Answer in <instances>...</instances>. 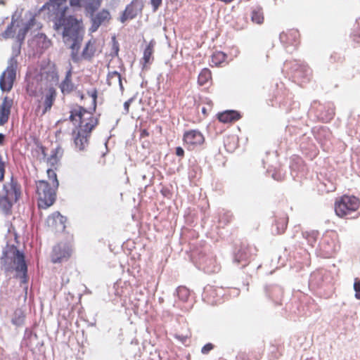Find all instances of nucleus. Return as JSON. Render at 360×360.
Returning <instances> with one entry per match:
<instances>
[{"label": "nucleus", "mask_w": 360, "mask_h": 360, "mask_svg": "<svg viewBox=\"0 0 360 360\" xmlns=\"http://www.w3.org/2000/svg\"><path fill=\"white\" fill-rule=\"evenodd\" d=\"M53 21L54 30L61 35L63 43L72 50V59L77 61L85 32L82 19L70 15L57 17L53 18Z\"/></svg>", "instance_id": "f257e3e1"}, {"label": "nucleus", "mask_w": 360, "mask_h": 360, "mask_svg": "<svg viewBox=\"0 0 360 360\" xmlns=\"http://www.w3.org/2000/svg\"><path fill=\"white\" fill-rule=\"evenodd\" d=\"M70 120L77 129V135L91 133L98 123V119L91 112L79 105L71 108Z\"/></svg>", "instance_id": "f03ea898"}, {"label": "nucleus", "mask_w": 360, "mask_h": 360, "mask_svg": "<svg viewBox=\"0 0 360 360\" xmlns=\"http://www.w3.org/2000/svg\"><path fill=\"white\" fill-rule=\"evenodd\" d=\"M1 264L6 271H15L22 273L25 278L27 267L25 260V255L15 245H11L3 252L1 258Z\"/></svg>", "instance_id": "7ed1b4c3"}, {"label": "nucleus", "mask_w": 360, "mask_h": 360, "mask_svg": "<svg viewBox=\"0 0 360 360\" xmlns=\"http://www.w3.org/2000/svg\"><path fill=\"white\" fill-rule=\"evenodd\" d=\"M20 186L14 181L4 185L0 195V210L6 214L11 213L12 207L20 197Z\"/></svg>", "instance_id": "20e7f679"}, {"label": "nucleus", "mask_w": 360, "mask_h": 360, "mask_svg": "<svg viewBox=\"0 0 360 360\" xmlns=\"http://www.w3.org/2000/svg\"><path fill=\"white\" fill-rule=\"evenodd\" d=\"M103 0H89L85 6V12L91 18V26L90 30L96 32L101 25L108 23L111 19V15L108 10L102 9L95 14V12L101 6Z\"/></svg>", "instance_id": "39448f33"}, {"label": "nucleus", "mask_w": 360, "mask_h": 360, "mask_svg": "<svg viewBox=\"0 0 360 360\" xmlns=\"http://www.w3.org/2000/svg\"><path fill=\"white\" fill-rule=\"evenodd\" d=\"M359 207V199L354 195H347L336 199L334 205L335 214L340 218H347L356 212Z\"/></svg>", "instance_id": "423d86ee"}, {"label": "nucleus", "mask_w": 360, "mask_h": 360, "mask_svg": "<svg viewBox=\"0 0 360 360\" xmlns=\"http://www.w3.org/2000/svg\"><path fill=\"white\" fill-rule=\"evenodd\" d=\"M37 203L40 209H47L51 206L56 197V191L52 185L51 186L46 181L41 180L36 183Z\"/></svg>", "instance_id": "0eeeda50"}, {"label": "nucleus", "mask_w": 360, "mask_h": 360, "mask_svg": "<svg viewBox=\"0 0 360 360\" xmlns=\"http://www.w3.org/2000/svg\"><path fill=\"white\" fill-rule=\"evenodd\" d=\"M39 149L41 152L44 158H46V162L49 166L54 169H57L60 165L61 158L63 156L64 150L60 144L55 143V146L52 148L51 154L47 156L46 147L42 145L38 146Z\"/></svg>", "instance_id": "6e6552de"}, {"label": "nucleus", "mask_w": 360, "mask_h": 360, "mask_svg": "<svg viewBox=\"0 0 360 360\" xmlns=\"http://www.w3.org/2000/svg\"><path fill=\"white\" fill-rule=\"evenodd\" d=\"M17 63L11 61L0 77V88L4 91H10L16 77Z\"/></svg>", "instance_id": "1a4fd4ad"}, {"label": "nucleus", "mask_w": 360, "mask_h": 360, "mask_svg": "<svg viewBox=\"0 0 360 360\" xmlns=\"http://www.w3.org/2000/svg\"><path fill=\"white\" fill-rule=\"evenodd\" d=\"M72 249L69 245L59 243L55 245L51 252V262L60 263L67 261L71 256Z\"/></svg>", "instance_id": "9d476101"}, {"label": "nucleus", "mask_w": 360, "mask_h": 360, "mask_svg": "<svg viewBox=\"0 0 360 360\" xmlns=\"http://www.w3.org/2000/svg\"><path fill=\"white\" fill-rule=\"evenodd\" d=\"M43 8L46 9L50 15H54V18L66 16L65 13L68 10L66 0H50L44 5Z\"/></svg>", "instance_id": "9b49d317"}, {"label": "nucleus", "mask_w": 360, "mask_h": 360, "mask_svg": "<svg viewBox=\"0 0 360 360\" xmlns=\"http://www.w3.org/2000/svg\"><path fill=\"white\" fill-rule=\"evenodd\" d=\"M142 10V5L139 0H133L127 6L125 10L120 16V21L124 23L128 20H131L136 17L138 13Z\"/></svg>", "instance_id": "f8f14e48"}, {"label": "nucleus", "mask_w": 360, "mask_h": 360, "mask_svg": "<svg viewBox=\"0 0 360 360\" xmlns=\"http://www.w3.org/2000/svg\"><path fill=\"white\" fill-rule=\"evenodd\" d=\"M300 34L297 30L290 29L280 34L281 41L286 46H297L300 43Z\"/></svg>", "instance_id": "ddd939ff"}, {"label": "nucleus", "mask_w": 360, "mask_h": 360, "mask_svg": "<svg viewBox=\"0 0 360 360\" xmlns=\"http://www.w3.org/2000/svg\"><path fill=\"white\" fill-rule=\"evenodd\" d=\"M47 224L56 231H63L65 229L66 218L59 212H54L47 218Z\"/></svg>", "instance_id": "4468645a"}, {"label": "nucleus", "mask_w": 360, "mask_h": 360, "mask_svg": "<svg viewBox=\"0 0 360 360\" xmlns=\"http://www.w3.org/2000/svg\"><path fill=\"white\" fill-rule=\"evenodd\" d=\"M202 299L211 305L217 304L221 300V296L217 292V288L212 285L205 287L202 292Z\"/></svg>", "instance_id": "2eb2a0df"}, {"label": "nucleus", "mask_w": 360, "mask_h": 360, "mask_svg": "<svg viewBox=\"0 0 360 360\" xmlns=\"http://www.w3.org/2000/svg\"><path fill=\"white\" fill-rule=\"evenodd\" d=\"M13 103V100L8 96L4 98L0 105V125H4L8 122Z\"/></svg>", "instance_id": "dca6fc26"}, {"label": "nucleus", "mask_w": 360, "mask_h": 360, "mask_svg": "<svg viewBox=\"0 0 360 360\" xmlns=\"http://www.w3.org/2000/svg\"><path fill=\"white\" fill-rule=\"evenodd\" d=\"M275 219V222L274 226H276V230L273 231L274 235H281L283 234L287 228L288 223V217L286 214L281 213L278 215H276Z\"/></svg>", "instance_id": "f3484780"}, {"label": "nucleus", "mask_w": 360, "mask_h": 360, "mask_svg": "<svg viewBox=\"0 0 360 360\" xmlns=\"http://www.w3.org/2000/svg\"><path fill=\"white\" fill-rule=\"evenodd\" d=\"M72 69L70 68L65 75V79L60 84V89L63 94H69L75 89V85L72 80Z\"/></svg>", "instance_id": "a211bd4d"}, {"label": "nucleus", "mask_w": 360, "mask_h": 360, "mask_svg": "<svg viewBox=\"0 0 360 360\" xmlns=\"http://www.w3.org/2000/svg\"><path fill=\"white\" fill-rule=\"evenodd\" d=\"M217 118L221 122L231 123L240 120L241 115L240 112L236 110H226L218 113Z\"/></svg>", "instance_id": "6ab92c4d"}, {"label": "nucleus", "mask_w": 360, "mask_h": 360, "mask_svg": "<svg viewBox=\"0 0 360 360\" xmlns=\"http://www.w3.org/2000/svg\"><path fill=\"white\" fill-rule=\"evenodd\" d=\"M57 96L56 90L53 87H49L46 89L43 97V103L44 105V112L50 110Z\"/></svg>", "instance_id": "aec40b11"}, {"label": "nucleus", "mask_w": 360, "mask_h": 360, "mask_svg": "<svg viewBox=\"0 0 360 360\" xmlns=\"http://www.w3.org/2000/svg\"><path fill=\"white\" fill-rule=\"evenodd\" d=\"M205 142L204 136H184V145L188 150H193Z\"/></svg>", "instance_id": "412c9836"}, {"label": "nucleus", "mask_w": 360, "mask_h": 360, "mask_svg": "<svg viewBox=\"0 0 360 360\" xmlns=\"http://www.w3.org/2000/svg\"><path fill=\"white\" fill-rule=\"evenodd\" d=\"M155 41H150L148 44L146 46L144 51L142 60L143 61V67H146L148 64H149L153 60V54L154 53V46Z\"/></svg>", "instance_id": "4be33fe9"}, {"label": "nucleus", "mask_w": 360, "mask_h": 360, "mask_svg": "<svg viewBox=\"0 0 360 360\" xmlns=\"http://www.w3.org/2000/svg\"><path fill=\"white\" fill-rule=\"evenodd\" d=\"M249 256V248L247 246H240L235 253L234 261L238 264L246 262L248 259Z\"/></svg>", "instance_id": "5701e85b"}, {"label": "nucleus", "mask_w": 360, "mask_h": 360, "mask_svg": "<svg viewBox=\"0 0 360 360\" xmlns=\"http://www.w3.org/2000/svg\"><path fill=\"white\" fill-rule=\"evenodd\" d=\"M107 82L108 85L110 86L118 85L120 87V89H123L121 75L117 71H113L108 73L107 76Z\"/></svg>", "instance_id": "b1692460"}, {"label": "nucleus", "mask_w": 360, "mask_h": 360, "mask_svg": "<svg viewBox=\"0 0 360 360\" xmlns=\"http://www.w3.org/2000/svg\"><path fill=\"white\" fill-rule=\"evenodd\" d=\"M212 80V73L208 68H204L200 72L198 77V83L200 86L207 84Z\"/></svg>", "instance_id": "393cba45"}, {"label": "nucleus", "mask_w": 360, "mask_h": 360, "mask_svg": "<svg viewBox=\"0 0 360 360\" xmlns=\"http://www.w3.org/2000/svg\"><path fill=\"white\" fill-rule=\"evenodd\" d=\"M25 314L22 309H16L12 317V323L15 326H21L24 323Z\"/></svg>", "instance_id": "a878e982"}, {"label": "nucleus", "mask_w": 360, "mask_h": 360, "mask_svg": "<svg viewBox=\"0 0 360 360\" xmlns=\"http://www.w3.org/2000/svg\"><path fill=\"white\" fill-rule=\"evenodd\" d=\"M39 89V84L37 80L32 79L28 82L26 91L30 96H37Z\"/></svg>", "instance_id": "bb28decb"}, {"label": "nucleus", "mask_w": 360, "mask_h": 360, "mask_svg": "<svg viewBox=\"0 0 360 360\" xmlns=\"http://www.w3.org/2000/svg\"><path fill=\"white\" fill-rule=\"evenodd\" d=\"M226 55L222 51H215L211 56V63L215 66L221 65L226 61Z\"/></svg>", "instance_id": "cd10ccee"}, {"label": "nucleus", "mask_w": 360, "mask_h": 360, "mask_svg": "<svg viewBox=\"0 0 360 360\" xmlns=\"http://www.w3.org/2000/svg\"><path fill=\"white\" fill-rule=\"evenodd\" d=\"M283 291L279 288H274L270 292V297L272 300L278 305L282 303Z\"/></svg>", "instance_id": "c85d7f7f"}, {"label": "nucleus", "mask_w": 360, "mask_h": 360, "mask_svg": "<svg viewBox=\"0 0 360 360\" xmlns=\"http://www.w3.org/2000/svg\"><path fill=\"white\" fill-rule=\"evenodd\" d=\"M251 19L253 22L262 24L264 22V14L262 8L253 10L251 15Z\"/></svg>", "instance_id": "c756f323"}, {"label": "nucleus", "mask_w": 360, "mask_h": 360, "mask_svg": "<svg viewBox=\"0 0 360 360\" xmlns=\"http://www.w3.org/2000/svg\"><path fill=\"white\" fill-rule=\"evenodd\" d=\"M95 49L91 41H88L82 51V56L84 59H90L94 54Z\"/></svg>", "instance_id": "7c9ffc66"}, {"label": "nucleus", "mask_w": 360, "mask_h": 360, "mask_svg": "<svg viewBox=\"0 0 360 360\" xmlns=\"http://www.w3.org/2000/svg\"><path fill=\"white\" fill-rule=\"evenodd\" d=\"M56 169L53 167L49 168L47 169V176L49 181L51 182V185L54 188H58L59 186V183L57 179V175L56 173Z\"/></svg>", "instance_id": "2f4dec72"}, {"label": "nucleus", "mask_w": 360, "mask_h": 360, "mask_svg": "<svg viewBox=\"0 0 360 360\" xmlns=\"http://www.w3.org/2000/svg\"><path fill=\"white\" fill-rule=\"evenodd\" d=\"M178 297L183 302H186L190 297V290L185 286H179L176 289Z\"/></svg>", "instance_id": "473e14b6"}, {"label": "nucleus", "mask_w": 360, "mask_h": 360, "mask_svg": "<svg viewBox=\"0 0 360 360\" xmlns=\"http://www.w3.org/2000/svg\"><path fill=\"white\" fill-rule=\"evenodd\" d=\"M74 142L76 148L82 150L88 145L87 136H75Z\"/></svg>", "instance_id": "72a5a7b5"}, {"label": "nucleus", "mask_w": 360, "mask_h": 360, "mask_svg": "<svg viewBox=\"0 0 360 360\" xmlns=\"http://www.w3.org/2000/svg\"><path fill=\"white\" fill-rule=\"evenodd\" d=\"M70 5L73 8H82L84 7L85 9V6L89 4V0H69Z\"/></svg>", "instance_id": "f704fd0d"}, {"label": "nucleus", "mask_w": 360, "mask_h": 360, "mask_svg": "<svg viewBox=\"0 0 360 360\" xmlns=\"http://www.w3.org/2000/svg\"><path fill=\"white\" fill-rule=\"evenodd\" d=\"M354 289L355 290V297L360 300V279L359 278H354Z\"/></svg>", "instance_id": "c9c22d12"}, {"label": "nucleus", "mask_w": 360, "mask_h": 360, "mask_svg": "<svg viewBox=\"0 0 360 360\" xmlns=\"http://www.w3.org/2000/svg\"><path fill=\"white\" fill-rule=\"evenodd\" d=\"M134 101V98H131L128 101L124 102V111L123 114L128 115V114L130 113L129 107H130V105H131V103Z\"/></svg>", "instance_id": "e433bc0d"}, {"label": "nucleus", "mask_w": 360, "mask_h": 360, "mask_svg": "<svg viewBox=\"0 0 360 360\" xmlns=\"http://www.w3.org/2000/svg\"><path fill=\"white\" fill-rule=\"evenodd\" d=\"M5 174V163L2 160V157L0 155V181H2L4 178Z\"/></svg>", "instance_id": "4c0bfd02"}, {"label": "nucleus", "mask_w": 360, "mask_h": 360, "mask_svg": "<svg viewBox=\"0 0 360 360\" xmlns=\"http://www.w3.org/2000/svg\"><path fill=\"white\" fill-rule=\"evenodd\" d=\"M232 218H233L232 215L226 213V214H224L223 216H221L219 221L220 222L224 221V225H226L231 221Z\"/></svg>", "instance_id": "58836bf2"}, {"label": "nucleus", "mask_w": 360, "mask_h": 360, "mask_svg": "<svg viewBox=\"0 0 360 360\" xmlns=\"http://www.w3.org/2000/svg\"><path fill=\"white\" fill-rule=\"evenodd\" d=\"M58 124L60 126V129L58 131L56 132V135H58V134H69V132L67 131L65 129H62V128H65L66 126L68 124V122L67 121H63V122H59Z\"/></svg>", "instance_id": "ea45409f"}, {"label": "nucleus", "mask_w": 360, "mask_h": 360, "mask_svg": "<svg viewBox=\"0 0 360 360\" xmlns=\"http://www.w3.org/2000/svg\"><path fill=\"white\" fill-rule=\"evenodd\" d=\"M214 348V345L212 343H207L201 349V352L203 354H207Z\"/></svg>", "instance_id": "a19ab883"}, {"label": "nucleus", "mask_w": 360, "mask_h": 360, "mask_svg": "<svg viewBox=\"0 0 360 360\" xmlns=\"http://www.w3.org/2000/svg\"><path fill=\"white\" fill-rule=\"evenodd\" d=\"M305 237L308 240L309 245L311 246H314V244L316 241V238L314 236V233L310 234V233H305Z\"/></svg>", "instance_id": "79ce46f5"}, {"label": "nucleus", "mask_w": 360, "mask_h": 360, "mask_svg": "<svg viewBox=\"0 0 360 360\" xmlns=\"http://www.w3.org/2000/svg\"><path fill=\"white\" fill-rule=\"evenodd\" d=\"M88 94L91 97L93 100L94 107L95 108L96 105L98 91L96 89H94L92 91H88Z\"/></svg>", "instance_id": "37998d69"}, {"label": "nucleus", "mask_w": 360, "mask_h": 360, "mask_svg": "<svg viewBox=\"0 0 360 360\" xmlns=\"http://www.w3.org/2000/svg\"><path fill=\"white\" fill-rule=\"evenodd\" d=\"M162 0H150V3L154 11H156L160 6L162 4Z\"/></svg>", "instance_id": "c03bdc74"}, {"label": "nucleus", "mask_w": 360, "mask_h": 360, "mask_svg": "<svg viewBox=\"0 0 360 360\" xmlns=\"http://www.w3.org/2000/svg\"><path fill=\"white\" fill-rule=\"evenodd\" d=\"M353 40L359 45H360V27L353 34Z\"/></svg>", "instance_id": "a18cd8bd"}, {"label": "nucleus", "mask_w": 360, "mask_h": 360, "mask_svg": "<svg viewBox=\"0 0 360 360\" xmlns=\"http://www.w3.org/2000/svg\"><path fill=\"white\" fill-rule=\"evenodd\" d=\"M333 115H334V112L333 110H331L330 112H329L328 115L326 117H322L321 119L325 122H328L332 119Z\"/></svg>", "instance_id": "49530a36"}, {"label": "nucleus", "mask_w": 360, "mask_h": 360, "mask_svg": "<svg viewBox=\"0 0 360 360\" xmlns=\"http://www.w3.org/2000/svg\"><path fill=\"white\" fill-rule=\"evenodd\" d=\"M176 155L179 157H183L184 155V151L182 148L177 147L176 148Z\"/></svg>", "instance_id": "de8ad7c7"}, {"label": "nucleus", "mask_w": 360, "mask_h": 360, "mask_svg": "<svg viewBox=\"0 0 360 360\" xmlns=\"http://www.w3.org/2000/svg\"><path fill=\"white\" fill-rule=\"evenodd\" d=\"M113 39H115V38ZM113 49L115 51V55H117L118 51H119V45H118V43L115 40H114V42H113Z\"/></svg>", "instance_id": "09e8293b"}, {"label": "nucleus", "mask_w": 360, "mask_h": 360, "mask_svg": "<svg viewBox=\"0 0 360 360\" xmlns=\"http://www.w3.org/2000/svg\"><path fill=\"white\" fill-rule=\"evenodd\" d=\"M184 135L188 136V135H195V134H193V131H188V132H186L184 134Z\"/></svg>", "instance_id": "8fccbe9b"}, {"label": "nucleus", "mask_w": 360, "mask_h": 360, "mask_svg": "<svg viewBox=\"0 0 360 360\" xmlns=\"http://www.w3.org/2000/svg\"><path fill=\"white\" fill-rule=\"evenodd\" d=\"M5 136H0V144H2L4 141Z\"/></svg>", "instance_id": "3c124183"}, {"label": "nucleus", "mask_w": 360, "mask_h": 360, "mask_svg": "<svg viewBox=\"0 0 360 360\" xmlns=\"http://www.w3.org/2000/svg\"><path fill=\"white\" fill-rule=\"evenodd\" d=\"M231 138H235V136H227V139H226V141H225V143H226L227 141H229V140ZM225 145L226 146V143H225Z\"/></svg>", "instance_id": "603ef678"}, {"label": "nucleus", "mask_w": 360, "mask_h": 360, "mask_svg": "<svg viewBox=\"0 0 360 360\" xmlns=\"http://www.w3.org/2000/svg\"><path fill=\"white\" fill-rule=\"evenodd\" d=\"M272 177L276 180H280L279 179L276 178L274 174L272 175Z\"/></svg>", "instance_id": "864d4df0"}, {"label": "nucleus", "mask_w": 360, "mask_h": 360, "mask_svg": "<svg viewBox=\"0 0 360 360\" xmlns=\"http://www.w3.org/2000/svg\"><path fill=\"white\" fill-rule=\"evenodd\" d=\"M356 22H357L358 25L360 26V19L357 20Z\"/></svg>", "instance_id": "5fc2aeb1"}, {"label": "nucleus", "mask_w": 360, "mask_h": 360, "mask_svg": "<svg viewBox=\"0 0 360 360\" xmlns=\"http://www.w3.org/2000/svg\"><path fill=\"white\" fill-rule=\"evenodd\" d=\"M202 112L205 113V108H202Z\"/></svg>", "instance_id": "6e6d98bb"}]
</instances>
